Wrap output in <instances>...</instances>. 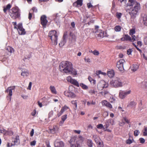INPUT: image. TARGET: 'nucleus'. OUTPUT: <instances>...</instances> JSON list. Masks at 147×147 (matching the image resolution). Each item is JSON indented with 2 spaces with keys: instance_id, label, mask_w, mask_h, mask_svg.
<instances>
[{
  "instance_id": "1",
  "label": "nucleus",
  "mask_w": 147,
  "mask_h": 147,
  "mask_svg": "<svg viewBox=\"0 0 147 147\" xmlns=\"http://www.w3.org/2000/svg\"><path fill=\"white\" fill-rule=\"evenodd\" d=\"M127 5L129 8L126 9L131 16V18L134 19L140 9V5L139 3L134 0H129Z\"/></svg>"
},
{
  "instance_id": "2",
  "label": "nucleus",
  "mask_w": 147,
  "mask_h": 147,
  "mask_svg": "<svg viewBox=\"0 0 147 147\" xmlns=\"http://www.w3.org/2000/svg\"><path fill=\"white\" fill-rule=\"evenodd\" d=\"M72 64L68 61H63L59 65L60 70L63 72L67 73L72 70Z\"/></svg>"
},
{
  "instance_id": "3",
  "label": "nucleus",
  "mask_w": 147,
  "mask_h": 147,
  "mask_svg": "<svg viewBox=\"0 0 147 147\" xmlns=\"http://www.w3.org/2000/svg\"><path fill=\"white\" fill-rule=\"evenodd\" d=\"M110 84L112 87L115 88L121 87L123 86V83L121 80L118 78L111 81Z\"/></svg>"
},
{
  "instance_id": "4",
  "label": "nucleus",
  "mask_w": 147,
  "mask_h": 147,
  "mask_svg": "<svg viewBox=\"0 0 147 147\" xmlns=\"http://www.w3.org/2000/svg\"><path fill=\"white\" fill-rule=\"evenodd\" d=\"M57 32L55 30L50 31L49 34V36L50 37L51 41L55 45L57 44L58 36Z\"/></svg>"
},
{
  "instance_id": "5",
  "label": "nucleus",
  "mask_w": 147,
  "mask_h": 147,
  "mask_svg": "<svg viewBox=\"0 0 147 147\" xmlns=\"http://www.w3.org/2000/svg\"><path fill=\"white\" fill-rule=\"evenodd\" d=\"M9 15L11 18L16 19L20 16L18 9L16 7L12 8L9 11Z\"/></svg>"
},
{
  "instance_id": "6",
  "label": "nucleus",
  "mask_w": 147,
  "mask_h": 147,
  "mask_svg": "<svg viewBox=\"0 0 147 147\" xmlns=\"http://www.w3.org/2000/svg\"><path fill=\"white\" fill-rule=\"evenodd\" d=\"M15 88V86L9 87L5 91V92L8 93L7 98V100H9V101H10L11 100V96L12 95V90H14Z\"/></svg>"
},
{
  "instance_id": "7",
  "label": "nucleus",
  "mask_w": 147,
  "mask_h": 147,
  "mask_svg": "<svg viewBox=\"0 0 147 147\" xmlns=\"http://www.w3.org/2000/svg\"><path fill=\"white\" fill-rule=\"evenodd\" d=\"M108 84L104 80L100 81L97 85V88L99 90H102L104 88H107L108 87Z\"/></svg>"
},
{
  "instance_id": "8",
  "label": "nucleus",
  "mask_w": 147,
  "mask_h": 147,
  "mask_svg": "<svg viewBox=\"0 0 147 147\" xmlns=\"http://www.w3.org/2000/svg\"><path fill=\"white\" fill-rule=\"evenodd\" d=\"M125 60L123 59L119 60L117 63V67L120 71H121L123 70V63Z\"/></svg>"
},
{
  "instance_id": "9",
  "label": "nucleus",
  "mask_w": 147,
  "mask_h": 147,
  "mask_svg": "<svg viewBox=\"0 0 147 147\" xmlns=\"http://www.w3.org/2000/svg\"><path fill=\"white\" fill-rule=\"evenodd\" d=\"M67 82L78 87L79 86L78 82L75 79H72L71 77L69 76L67 77Z\"/></svg>"
},
{
  "instance_id": "10",
  "label": "nucleus",
  "mask_w": 147,
  "mask_h": 147,
  "mask_svg": "<svg viewBox=\"0 0 147 147\" xmlns=\"http://www.w3.org/2000/svg\"><path fill=\"white\" fill-rule=\"evenodd\" d=\"M18 29L19 34L20 35H24L26 32L24 29L23 28L22 24L19 23L18 25Z\"/></svg>"
},
{
  "instance_id": "11",
  "label": "nucleus",
  "mask_w": 147,
  "mask_h": 147,
  "mask_svg": "<svg viewBox=\"0 0 147 147\" xmlns=\"http://www.w3.org/2000/svg\"><path fill=\"white\" fill-rule=\"evenodd\" d=\"M47 18V17L45 15H42L40 18L41 24L44 27H45L48 22Z\"/></svg>"
},
{
  "instance_id": "12",
  "label": "nucleus",
  "mask_w": 147,
  "mask_h": 147,
  "mask_svg": "<svg viewBox=\"0 0 147 147\" xmlns=\"http://www.w3.org/2000/svg\"><path fill=\"white\" fill-rule=\"evenodd\" d=\"M64 94L66 96L72 98H74L76 96V94L74 93L68 91H65L64 92Z\"/></svg>"
},
{
  "instance_id": "13",
  "label": "nucleus",
  "mask_w": 147,
  "mask_h": 147,
  "mask_svg": "<svg viewBox=\"0 0 147 147\" xmlns=\"http://www.w3.org/2000/svg\"><path fill=\"white\" fill-rule=\"evenodd\" d=\"M55 147H64V144L63 142L56 140L54 143Z\"/></svg>"
},
{
  "instance_id": "14",
  "label": "nucleus",
  "mask_w": 147,
  "mask_h": 147,
  "mask_svg": "<svg viewBox=\"0 0 147 147\" xmlns=\"http://www.w3.org/2000/svg\"><path fill=\"white\" fill-rule=\"evenodd\" d=\"M140 19L141 21L144 25L147 26V15L146 14L142 15Z\"/></svg>"
},
{
  "instance_id": "15",
  "label": "nucleus",
  "mask_w": 147,
  "mask_h": 147,
  "mask_svg": "<svg viewBox=\"0 0 147 147\" xmlns=\"http://www.w3.org/2000/svg\"><path fill=\"white\" fill-rule=\"evenodd\" d=\"M95 36L97 35V37L100 38H103L105 36L104 35V32L101 30H97L94 32Z\"/></svg>"
},
{
  "instance_id": "16",
  "label": "nucleus",
  "mask_w": 147,
  "mask_h": 147,
  "mask_svg": "<svg viewBox=\"0 0 147 147\" xmlns=\"http://www.w3.org/2000/svg\"><path fill=\"white\" fill-rule=\"evenodd\" d=\"M102 105L103 106H105L109 109H111L113 108L112 105L106 100H102L101 102Z\"/></svg>"
},
{
  "instance_id": "17",
  "label": "nucleus",
  "mask_w": 147,
  "mask_h": 147,
  "mask_svg": "<svg viewBox=\"0 0 147 147\" xmlns=\"http://www.w3.org/2000/svg\"><path fill=\"white\" fill-rule=\"evenodd\" d=\"M12 138L13 139V141L14 142L13 146L17 145L20 144V137L18 135H16L15 138Z\"/></svg>"
},
{
  "instance_id": "18",
  "label": "nucleus",
  "mask_w": 147,
  "mask_h": 147,
  "mask_svg": "<svg viewBox=\"0 0 147 147\" xmlns=\"http://www.w3.org/2000/svg\"><path fill=\"white\" fill-rule=\"evenodd\" d=\"M83 5V0H77L73 4L74 6L76 7H81Z\"/></svg>"
},
{
  "instance_id": "19",
  "label": "nucleus",
  "mask_w": 147,
  "mask_h": 147,
  "mask_svg": "<svg viewBox=\"0 0 147 147\" xmlns=\"http://www.w3.org/2000/svg\"><path fill=\"white\" fill-rule=\"evenodd\" d=\"M68 109L69 107H68L66 105H64L62 107L60 112L58 113L57 114V116L58 117L60 116L65 111L67 110Z\"/></svg>"
},
{
  "instance_id": "20",
  "label": "nucleus",
  "mask_w": 147,
  "mask_h": 147,
  "mask_svg": "<svg viewBox=\"0 0 147 147\" xmlns=\"http://www.w3.org/2000/svg\"><path fill=\"white\" fill-rule=\"evenodd\" d=\"M59 127L57 125L53 126L52 129L50 130V131L52 134L57 133L58 132Z\"/></svg>"
},
{
  "instance_id": "21",
  "label": "nucleus",
  "mask_w": 147,
  "mask_h": 147,
  "mask_svg": "<svg viewBox=\"0 0 147 147\" xmlns=\"http://www.w3.org/2000/svg\"><path fill=\"white\" fill-rule=\"evenodd\" d=\"M121 40L123 41L126 40L131 42V38L128 35L126 34L123 37L121 38Z\"/></svg>"
},
{
  "instance_id": "22",
  "label": "nucleus",
  "mask_w": 147,
  "mask_h": 147,
  "mask_svg": "<svg viewBox=\"0 0 147 147\" xmlns=\"http://www.w3.org/2000/svg\"><path fill=\"white\" fill-rule=\"evenodd\" d=\"M136 103L134 101H131L128 104L127 107L131 108H135L136 107Z\"/></svg>"
},
{
  "instance_id": "23",
  "label": "nucleus",
  "mask_w": 147,
  "mask_h": 147,
  "mask_svg": "<svg viewBox=\"0 0 147 147\" xmlns=\"http://www.w3.org/2000/svg\"><path fill=\"white\" fill-rule=\"evenodd\" d=\"M93 137L97 144L102 141L99 137L96 135H93Z\"/></svg>"
},
{
  "instance_id": "24",
  "label": "nucleus",
  "mask_w": 147,
  "mask_h": 147,
  "mask_svg": "<svg viewBox=\"0 0 147 147\" xmlns=\"http://www.w3.org/2000/svg\"><path fill=\"white\" fill-rule=\"evenodd\" d=\"M119 97L122 99L124 98L126 96L124 93V91L121 90L119 91Z\"/></svg>"
},
{
  "instance_id": "25",
  "label": "nucleus",
  "mask_w": 147,
  "mask_h": 147,
  "mask_svg": "<svg viewBox=\"0 0 147 147\" xmlns=\"http://www.w3.org/2000/svg\"><path fill=\"white\" fill-rule=\"evenodd\" d=\"M49 88L52 94H57V91L56 90V89L54 86H51Z\"/></svg>"
},
{
  "instance_id": "26",
  "label": "nucleus",
  "mask_w": 147,
  "mask_h": 147,
  "mask_svg": "<svg viewBox=\"0 0 147 147\" xmlns=\"http://www.w3.org/2000/svg\"><path fill=\"white\" fill-rule=\"evenodd\" d=\"M115 75L114 72L113 70H112L107 72V75L109 78L113 77Z\"/></svg>"
},
{
  "instance_id": "27",
  "label": "nucleus",
  "mask_w": 147,
  "mask_h": 147,
  "mask_svg": "<svg viewBox=\"0 0 147 147\" xmlns=\"http://www.w3.org/2000/svg\"><path fill=\"white\" fill-rule=\"evenodd\" d=\"M138 65L136 63L133 64L132 67L131 69L134 71H136L138 68Z\"/></svg>"
},
{
  "instance_id": "28",
  "label": "nucleus",
  "mask_w": 147,
  "mask_h": 147,
  "mask_svg": "<svg viewBox=\"0 0 147 147\" xmlns=\"http://www.w3.org/2000/svg\"><path fill=\"white\" fill-rule=\"evenodd\" d=\"M89 93L91 95L93 96L96 93L94 89H91L88 90Z\"/></svg>"
},
{
  "instance_id": "29",
  "label": "nucleus",
  "mask_w": 147,
  "mask_h": 147,
  "mask_svg": "<svg viewBox=\"0 0 147 147\" xmlns=\"http://www.w3.org/2000/svg\"><path fill=\"white\" fill-rule=\"evenodd\" d=\"M114 29L115 31L120 32L122 29V27L120 26L117 25L114 27Z\"/></svg>"
},
{
  "instance_id": "30",
  "label": "nucleus",
  "mask_w": 147,
  "mask_h": 147,
  "mask_svg": "<svg viewBox=\"0 0 147 147\" xmlns=\"http://www.w3.org/2000/svg\"><path fill=\"white\" fill-rule=\"evenodd\" d=\"M6 50L8 51V52H9L11 54L14 52V50L13 49L10 47H8L6 49Z\"/></svg>"
},
{
  "instance_id": "31",
  "label": "nucleus",
  "mask_w": 147,
  "mask_h": 147,
  "mask_svg": "<svg viewBox=\"0 0 147 147\" xmlns=\"http://www.w3.org/2000/svg\"><path fill=\"white\" fill-rule=\"evenodd\" d=\"M11 7V5L10 4H8L6 6V7H4L3 11L5 13L7 11L9 10Z\"/></svg>"
},
{
  "instance_id": "32",
  "label": "nucleus",
  "mask_w": 147,
  "mask_h": 147,
  "mask_svg": "<svg viewBox=\"0 0 147 147\" xmlns=\"http://www.w3.org/2000/svg\"><path fill=\"white\" fill-rule=\"evenodd\" d=\"M143 135L144 136H147V126L144 127L143 130Z\"/></svg>"
},
{
  "instance_id": "33",
  "label": "nucleus",
  "mask_w": 147,
  "mask_h": 147,
  "mask_svg": "<svg viewBox=\"0 0 147 147\" xmlns=\"http://www.w3.org/2000/svg\"><path fill=\"white\" fill-rule=\"evenodd\" d=\"M70 146V147H81V144L78 141L75 145L71 144Z\"/></svg>"
},
{
  "instance_id": "34",
  "label": "nucleus",
  "mask_w": 147,
  "mask_h": 147,
  "mask_svg": "<svg viewBox=\"0 0 147 147\" xmlns=\"http://www.w3.org/2000/svg\"><path fill=\"white\" fill-rule=\"evenodd\" d=\"M80 86L82 88V89L84 90H87L88 88L87 86L82 83L80 84Z\"/></svg>"
},
{
  "instance_id": "35",
  "label": "nucleus",
  "mask_w": 147,
  "mask_h": 147,
  "mask_svg": "<svg viewBox=\"0 0 147 147\" xmlns=\"http://www.w3.org/2000/svg\"><path fill=\"white\" fill-rule=\"evenodd\" d=\"M88 145L89 147H92L93 142L91 140H88L87 142Z\"/></svg>"
},
{
  "instance_id": "36",
  "label": "nucleus",
  "mask_w": 147,
  "mask_h": 147,
  "mask_svg": "<svg viewBox=\"0 0 147 147\" xmlns=\"http://www.w3.org/2000/svg\"><path fill=\"white\" fill-rule=\"evenodd\" d=\"M122 15V13L120 12H117L116 14V17L119 19L121 18Z\"/></svg>"
},
{
  "instance_id": "37",
  "label": "nucleus",
  "mask_w": 147,
  "mask_h": 147,
  "mask_svg": "<svg viewBox=\"0 0 147 147\" xmlns=\"http://www.w3.org/2000/svg\"><path fill=\"white\" fill-rule=\"evenodd\" d=\"M88 79L91 84H95L96 81L93 79L91 77L89 76L88 78Z\"/></svg>"
},
{
  "instance_id": "38",
  "label": "nucleus",
  "mask_w": 147,
  "mask_h": 147,
  "mask_svg": "<svg viewBox=\"0 0 147 147\" xmlns=\"http://www.w3.org/2000/svg\"><path fill=\"white\" fill-rule=\"evenodd\" d=\"M87 105L89 106L90 105H95L96 104V102L95 101L92 100L90 102L87 101Z\"/></svg>"
},
{
  "instance_id": "39",
  "label": "nucleus",
  "mask_w": 147,
  "mask_h": 147,
  "mask_svg": "<svg viewBox=\"0 0 147 147\" xmlns=\"http://www.w3.org/2000/svg\"><path fill=\"white\" fill-rule=\"evenodd\" d=\"M64 37H65V35H64L63 36V38H64ZM65 40H64V39H63V40L62 41H61L60 43H59V46L60 47H63L65 44Z\"/></svg>"
},
{
  "instance_id": "40",
  "label": "nucleus",
  "mask_w": 147,
  "mask_h": 147,
  "mask_svg": "<svg viewBox=\"0 0 147 147\" xmlns=\"http://www.w3.org/2000/svg\"><path fill=\"white\" fill-rule=\"evenodd\" d=\"M29 75V73L28 71H23L22 73H21V75L23 76H27Z\"/></svg>"
},
{
  "instance_id": "41",
  "label": "nucleus",
  "mask_w": 147,
  "mask_h": 147,
  "mask_svg": "<svg viewBox=\"0 0 147 147\" xmlns=\"http://www.w3.org/2000/svg\"><path fill=\"white\" fill-rule=\"evenodd\" d=\"M135 33V29H132L129 31V34L130 35H132Z\"/></svg>"
},
{
  "instance_id": "42",
  "label": "nucleus",
  "mask_w": 147,
  "mask_h": 147,
  "mask_svg": "<svg viewBox=\"0 0 147 147\" xmlns=\"http://www.w3.org/2000/svg\"><path fill=\"white\" fill-rule=\"evenodd\" d=\"M68 73H71L73 75H77V72L75 70L73 69V67H72V70L71 71H70L69 72H68Z\"/></svg>"
},
{
  "instance_id": "43",
  "label": "nucleus",
  "mask_w": 147,
  "mask_h": 147,
  "mask_svg": "<svg viewBox=\"0 0 147 147\" xmlns=\"http://www.w3.org/2000/svg\"><path fill=\"white\" fill-rule=\"evenodd\" d=\"M30 11H31V12L33 13L34 12L36 13L37 12V9L36 7H33Z\"/></svg>"
},
{
  "instance_id": "44",
  "label": "nucleus",
  "mask_w": 147,
  "mask_h": 147,
  "mask_svg": "<svg viewBox=\"0 0 147 147\" xmlns=\"http://www.w3.org/2000/svg\"><path fill=\"white\" fill-rule=\"evenodd\" d=\"M6 133L7 135H9L10 136H11L13 135V133L12 131L10 130L7 131L6 132Z\"/></svg>"
},
{
  "instance_id": "45",
  "label": "nucleus",
  "mask_w": 147,
  "mask_h": 147,
  "mask_svg": "<svg viewBox=\"0 0 147 147\" xmlns=\"http://www.w3.org/2000/svg\"><path fill=\"white\" fill-rule=\"evenodd\" d=\"M98 147H103L104 145L103 142L101 141L97 144Z\"/></svg>"
},
{
  "instance_id": "46",
  "label": "nucleus",
  "mask_w": 147,
  "mask_h": 147,
  "mask_svg": "<svg viewBox=\"0 0 147 147\" xmlns=\"http://www.w3.org/2000/svg\"><path fill=\"white\" fill-rule=\"evenodd\" d=\"M109 101L112 103H115V99L113 97H111L109 99Z\"/></svg>"
},
{
  "instance_id": "47",
  "label": "nucleus",
  "mask_w": 147,
  "mask_h": 147,
  "mask_svg": "<svg viewBox=\"0 0 147 147\" xmlns=\"http://www.w3.org/2000/svg\"><path fill=\"white\" fill-rule=\"evenodd\" d=\"M33 13L32 12H31V11H30L29 14H28V19L29 20H31L32 16L33 15Z\"/></svg>"
},
{
  "instance_id": "48",
  "label": "nucleus",
  "mask_w": 147,
  "mask_h": 147,
  "mask_svg": "<svg viewBox=\"0 0 147 147\" xmlns=\"http://www.w3.org/2000/svg\"><path fill=\"white\" fill-rule=\"evenodd\" d=\"M105 73H104L103 72H101V71L99 70V71H96V74L97 76H98V75L100 74H102L103 75H105Z\"/></svg>"
},
{
  "instance_id": "49",
  "label": "nucleus",
  "mask_w": 147,
  "mask_h": 147,
  "mask_svg": "<svg viewBox=\"0 0 147 147\" xmlns=\"http://www.w3.org/2000/svg\"><path fill=\"white\" fill-rule=\"evenodd\" d=\"M67 118V115H65L61 117V119L63 121H65Z\"/></svg>"
},
{
  "instance_id": "50",
  "label": "nucleus",
  "mask_w": 147,
  "mask_h": 147,
  "mask_svg": "<svg viewBox=\"0 0 147 147\" xmlns=\"http://www.w3.org/2000/svg\"><path fill=\"white\" fill-rule=\"evenodd\" d=\"M107 121L111 125H113L114 124V121L113 119H110L108 120Z\"/></svg>"
},
{
  "instance_id": "51",
  "label": "nucleus",
  "mask_w": 147,
  "mask_h": 147,
  "mask_svg": "<svg viewBox=\"0 0 147 147\" xmlns=\"http://www.w3.org/2000/svg\"><path fill=\"white\" fill-rule=\"evenodd\" d=\"M79 138L80 139V142H78L79 143H80L81 145L82 144V143L83 142L84 138L82 136H79Z\"/></svg>"
},
{
  "instance_id": "52",
  "label": "nucleus",
  "mask_w": 147,
  "mask_h": 147,
  "mask_svg": "<svg viewBox=\"0 0 147 147\" xmlns=\"http://www.w3.org/2000/svg\"><path fill=\"white\" fill-rule=\"evenodd\" d=\"M140 133V132L138 130H136L134 132V135L135 136H138Z\"/></svg>"
},
{
  "instance_id": "53",
  "label": "nucleus",
  "mask_w": 147,
  "mask_h": 147,
  "mask_svg": "<svg viewBox=\"0 0 147 147\" xmlns=\"http://www.w3.org/2000/svg\"><path fill=\"white\" fill-rule=\"evenodd\" d=\"M92 53L95 55H98L99 54V52L96 50L92 52Z\"/></svg>"
},
{
  "instance_id": "54",
  "label": "nucleus",
  "mask_w": 147,
  "mask_h": 147,
  "mask_svg": "<svg viewBox=\"0 0 147 147\" xmlns=\"http://www.w3.org/2000/svg\"><path fill=\"white\" fill-rule=\"evenodd\" d=\"M71 103L73 105H74L76 107V108L77 107V100H72L71 102Z\"/></svg>"
},
{
  "instance_id": "55",
  "label": "nucleus",
  "mask_w": 147,
  "mask_h": 147,
  "mask_svg": "<svg viewBox=\"0 0 147 147\" xmlns=\"http://www.w3.org/2000/svg\"><path fill=\"white\" fill-rule=\"evenodd\" d=\"M87 6L88 8H93L94 7L90 3H88L87 4Z\"/></svg>"
},
{
  "instance_id": "56",
  "label": "nucleus",
  "mask_w": 147,
  "mask_h": 147,
  "mask_svg": "<svg viewBox=\"0 0 147 147\" xmlns=\"http://www.w3.org/2000/svg\"><path fill=\"white\" fill-rule=\"evenodd\" d=\"M103 125L101 124H100L96 126V127L97 128L99 129H101L103 128Z\"/></svg>"
},
{
  "instance_id": "57",
  "label": "nucleus",
  "mask_w": 147,
  "mask_h": 147,
  "mask_svg": "<svg viewBox=\"0 0 147 147\" xmlns=\"http://www.w3.org/2000/svg\"><path fill=\"white\" fill-rule=\"evenodd\" d=\"M132 51V49H129L127 51V54L128 55H130L131 54V52Z\"/></svg>"
},
{
  "instance_id": "58",
  "label": "nucleus",
  "mask_w": 147,
  "mask_h": 147,
  "mask_svg": "<svg viewBox=\"0 0 147 147\" xmlns=\"http://www.w3.org/2000/svg\"><path fill=\"white\" fill-rule=\"evenodd\" d=\"M132 37L131 39V42H133L136 40V36L135 35H131Z\"/></svg>"
},
{
  "instance_id": "59",
  "label": "nucleus",
  "mask_w": 147,
  "mask_h": 147,
  "mask_svg": "<svg viewBox=\"0 0 147 147\" xmlns=\"http://www.w3.org/2000/svg\"><path fill=\"white\" fill-rule=\"evenodd\" d=\"M132 142V140L131 139H130L129 138L126 141V143L127 144H129L131 143Z\"/></svg>"
},
{
  "instance_id": "60",
  "label": "nucleus",
  "mask_w": 147,
  "mask_h": 147,
  "mask_svg": "<svg viewBox=\"0 0 147 147\" xmlns=\"http://www.w3.org/2000/svg\"><path fill=\"white\" fill-rule=\"evenodd\" d=\"M140 142L141 143H144L145 142V140L143 138H140L139 139Z\"/></svg>"
},
{
  "instance_id": "61",
  "label": "nucleus",
  "mask_w": 147,
  "mask_h": 147,
  "mask_svg": "<svg viewBox=\"0 0 147 147\" xmlns=\"http://www.w3.org/2000/svg\"><path fill=\"white\" fill-rule=\"evenodd\" d=\"M124 119L125 121L127 123L129 124L130 123V121L129 120L127 119V118L126 117L124 118Z\"/></svg>"
},
{
  "instance_id": "62",
  "label": "nucleus",
  "mask_w": 147,
  "mask_h": 147,
  "mask_svg": "<svg viewBox=\"0 0 147 147\" xmlns=\"http://www.w3.org/2000/svg\"><path fill=\"white\" fill-rule=\"evenodd\" d=\"M131 91L130 90H129L126 91H124V93L126 96L127 95L130 94L131 93Z\"/></svg>"
},
{
  "instance_id": "63",
  "label": "nucleus",
  "mask_w": 147,
  "mask_h": 147,
  "mask_svg": "<svg viewBox=\"0 0 147 147\" xmlns=\"http://www.w3.org/2000/svg\"><path fill=\"white\" fill-rule=\"evenodd\" d=\"M109 126V123L108 121L105 123V124L104 125V126L106 128H108Z\"/></svg>"
},
{
  "instance_id": "64",
  "label": "nucleus",
  "mask_w": 147,
  "mask_h": 147,
  "mask_svg": "<svg viewBox=\"0 0 147 147\" xmlns=\"http://www.w3.org/2000/svg\"><path fill=\"white\" fill-rule=\"evenodd\" d=\"M36 144V141L35 140H34L30 142V144L31 146H33L35 145Z\"/></svg>"
}]
</instances>
